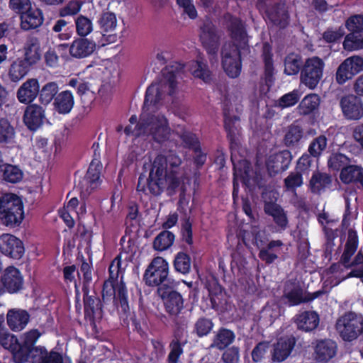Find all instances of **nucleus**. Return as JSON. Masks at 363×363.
Here are the masks:
<instances>
[{
    "label": "nucleus",
    "instance_id": "obj_1",
    "mask_svg": "<svg viewBox=\"0 0 363 363\" xmlns=\"http://www.w3.org/2000/svg\"><path fill=\"white\" fill-rule=\"evenodd\" d=\"M162 79L149 86L145 91L143 111L140 116L139 121L133 128L128 125L124 129L127 135L140 137L151 136L154 141L162 143L169 140L171 129L167 118L161 113H146L150 108H158L164 92V88H168V95L173 96L177 88V72L172 67H166L162 70Z\"/></svg>",
    "mask_w": 363,
    "mask_h": 363
},
{
    "label": "nucleus",
    "instance_id": "obj_2",
    "mask_svg": "<svg viewBox=\"0 0 363 363\" xmlns=\"http://www.w3.org/2000/svg\"><path fill=\"white\" fill-rule=\"evenodd\" d=\"M181 158L172 152L157 155L150 164L148 177L141 173L136 191L140 195L160 196L165 188L175 192L181 184Z\"/></svg>",
    "mask_w": 363,
    "mask_h": 363
},
{
    "label": "nucleus",
    "instance_id": "obj_3",
    "mask_svg": "<svg viewBox=\"0 0 363 363\" xmlns=\"http://www.w3.org/2000/svg\"><path fill=\"white\" fill-rule=\"evenodd\" d=\"M223 20L233 42L225 43L221 48V65L225 74L235 79L242 71L241 51L249 50L247 33L245 23L239 17L226 13Z\"/></svg>",
    "mask_w": 363,
    "mask_h": 363
},
{
    "label": "nucleus",
    "instance_id": "obj_4",
    "mask_svg": "<svg viewBox=\"0 0 363 363\" xmlns=\"http://www.w3.org/2000/svg\"><path fill=\"white\" fill-rule=\"evenodd\" d=\"M121 270V255L119 254L109 265V277L104 282L102 298L105 303L112 301L118 313L127 316L129 313L128 290L123 281H118Z\"/></svg>",
    "mask_w": 363,
    "mask_h": 363
},
{
    "label": "nucleus",
    "instance_id": "obj_5",
    "mask_svg": "<svg viewBox=\"0 0 363 363\" xmlns=\"http://www.w3.org/2000/svg\"><path fill=\"white\" fill-rule=\"evenodd\" d=\"M177 284L164 285L157 290L164 311L177 328H183L188 323L187 319L183 315L184 310V298L176 289Z\"/></svg>",
    "mask_w": 363,
    "mask_h": 363
},
{
    "label": "nucleus",
    "instance_id": "obj_6",
    "mask_svg": "<svg viewBox=\"0 0 363 363\" xmlns=\"http://www.w3.org/2000/svg\"><path fill=\"white\" fill-rule=\"evenodd\" d=\"M24 218V206L22 199L14 194L2 196L0 206V224L10 228L18 227Z\"/></svg>",
    "mask_w": 363,
    "mask_h": 363
},
{
    "label": "nucleus",
    "instance_id": "obj_7",
    "mask_svg": "<svg viewBox=\"0 0 363 363\" xmlns=\"http://www.w3.org/2000/svg\"><path fill=\"white\" fill-rule=\"evenodd\" d=\"M169 263L163 257H154L148 264L143 274L145 284L150 287L160 288L164 285H171L174 282L169 277Z\"/></svg>",
    "mask_w": 363,
    "mask_h": 363
},
{
    "label": "nucleus",
    "instance_id": "obj_8",
    "mask_svg": "<svg viewBox=\"0 0 363 363\" xmlns=\"http://www.w3.org/2000/svg\"><path fill=\"white\" fill-rule=\"evenodd\" d=\"M335 329L340 337L351 342L363 333V316L354 312H346L336 321Z\"/></svg>",
    "mask_w": 363,
    "mask_h": 363
},
{
    "label": "nucleus",
    "instance_id": "obj_9",
    "mask_svg": "<svg viewBox=\"0 0 363 363\" xmlns=\"http://www.w3.org/2000/svg\"><path fill=\"white\" fill-rule=\"evenodd\" d=\"M221 34L211 21L204 22L199 28V40L209 56L210 61L217 58Z\"/></svg>",
    "mask_w": 363,
    "mask_h": 363
},
{
    "label": "nucleus",
    "instance_id": "obj_10",
    "mask_svg": "<svg viewBox=\"0 0 363 363\" xmlns=\"http://www.w3.org/2000/svg\"><path fill=\"white\" fill-rule=\"evenodd\" d=\"M324 67L325 62L319 57L306 59L300 74L301 82L310 89H314L323 77Z\"/></svg>",
    "mask_w": 363,
    "mask_h": 363
},
{
    "label": "nucleus",
    "instance_id": "obj_11",
    "mask_svg": "<svg viewBox=\"0 0 363 363\" xmlns=\"http://www.w3.org/2000/svg\"><path fill=\"white\" fill-rule=\"evenodd\" d=\"M24 286V278L21 271L14 266L7 267L0 277V296L20 292Z\"/></svg>",
    "mask_w": 363,
    "mask_h": 363
},
{
    "label": "nucleus",
    "instance_id": "obj_12",
    "mask_svg": "<svg viewBox=\"0 0 363 363\" xmlns=\"http://www.w3.org/2000/svg\"><path fill=\"white\" fill-rule=\"evenodd\" d=\"M96 23L102 35L98 46H104L117 40V35L113 33L117 27V18L113 12L103 11L97 16Z\"/></svg>",
    "mask_w": 363,
    "mask_h": 363
},
{
    "label": "nucleus",
    "instance_id": "obj_13",
    "mask_svg": "<svg viewBox=\"0 0 363 363\" xmlns=\"http://www.w3.org/2000/svg\"><path fill=\"white\" fill-rule=\"evenodd\" d=\"M362 70L363 57L359 55L347 57L337 67L335 81L338 84H344Z\"/></svg>",
    "mask_w": 363,
    "mask_h": 363
},
{
    "label": "nucleus",
    "instance_id": "obj_14",
    "mask_svg": "<svg viewBox=\"0 0 363 363\" xmlns=\"http://www.w3.org/2000/svg\"><path fill=\"white\" fill-rule=\"evenodd\" d=\"M267 20L274 26L286 28L290 22V15L285 2L279 1L269 4L265 10Z\"/></svg>",
    "mask_w": 363,
    "mask_h": 363
},
{
    "label": "nucleus",
    "instance_id": "obj_15",
    "mask_svg": "<svg viewBox=\"0 0 363 363\" xmlns=\"http://www.w3.org/2000/svg\"><path fill=\"white\" fill-rule=\"evenodd\" d=\"M90 295L89 292L83 293L84 318L91 325L95 326L96 322L102 319L103 303L95 292Z\"/></svg>",
    "mask_w": 363,
    "mask_h": 363
},
{
    "label": "nucleus",
    "instance_id": "obj_16",
    "mask_svg": "<svg viewBox=\"0 0 363 363\" xmlns=\"http://www.w3.org/2000/svg\"><path fill=\"white\" fill-rule=\"evenodd\" d=\"M0 252L14 259H21L25 252L23 242L15 235L4 233L0 236Z\"/></svg>",
    "mask_w": 363,
    "mask_h": 363
},
{
    "label": "nucleus",
    "instance_id": "obj_17",
    "mask_svg": "<svg viewBox=\"0 0 363 363\" xmlns=\"http://www.w3.org/2000/svg\"><path fill=\"white\" fill-rule=\"evenodd\" d=\"M292 160L291 152L284 150L269 156L266 160V168L271 177L286 171Z\"/></svg>",
    "mask_w": 363,
    "mask_h": 363
},
{
    "label": "nucleus",
    "instance_id": "obj_18",
    "mask_svg": "<svg viewBox=\"0 0 363 363\" xmlns=\"http://www.w3.org/2000/svg\"><path fill=\"white\" fill-rule=\"evenodd\" d=\"M340 106L344 116L348 120L357 121L363 117V101L358 96L349 94L342 96Z\"/></svg>",
    "mask_w": 363,
    "mask_h": 363
},
{
    "label": "nucleus",
    "instance_id": "obj_19",
    "mask_svg": "<svg viewBox=\"0 0 363 363\" xmlns=\"http://www.w3.org/2000/svg\"><path fill=\"white\" fill-rule=\"evenodd\" d=\"M45 118V109L43 105L30 104L27 105L24 114L23 122L31 131L37 130L44 122Z\"/></svg>",
    "mask_w": 363,
    "mask_h": 363
},
{
    "label": "nucleus",
    "instance_id": "obj_20",
    "mask_svg": "<svg viewBox=\"0 0 363 363\" xmlns=\"http://www.w3.org/2000/svg\"><path fill=\"white\" fill-rule=\"evenodd\" d=\"M96 43L87 38H78L73 41L69 47L68 44L63 43L58 45V49L67 50L69 49L70 55L76 58H83L90 55L95 50Z\"/></svg>",
    "mask_w": 363,
    "mask_h": 363
},
{
    "label": "nucleus",
    "instance_id": "obj_21",
    "mask_svg": "<svg viewBox=\"0 0 363 363\" xmlns=\"http://www.w3.org/2000/svg\"><path fill=\"white\" fill-rule=\"evenodd\" d=\"M40 84L37 79L30 78L24 82L18 89L16 97L21 104L28 105L33 104L38 96Z\"/></svg>",
    "mask_w": 363,
    "mask_h": 363
},
{
    "label": "nucleus",
    "instance_id": "obj_22",
    "mask_svg": "<svg viewBox=\"0 0 363 363\" xmlns=\"http://www.w3.org/2000/svg\"><path fill=\"white\" fill-rule=\"evenodd\" d=\"M272 47L269 43L262 45L261 57L264 63V73L262 79L265 84L270 88L275 81V69L274 65Z\"/></svg>",
    "mask_w": 363,
    "mask_h": 363
},
{
    "label": "nucleus",
    "instance_id": "obj_23",
    "mask_svg": "<svg viewBox=\"0 0 363 363\" xmlns=\"http://www.w3.org/2000/svg\"><path fill=\"white\" fill-rule=\"evenodd\" d=\"M42 346L36 348H32L22 340L16 341L15 345L11 350L12 359L14 363H35L34 357L37 353L35 351H40Z\"/></svg>",
    "mask_w": 363,
    "mask_h": 363
},
{
    "label": "nucleus",
    "instance_id": "obj_24",
    "mask_svg": "<svg viewBox=\"0 0 363 363\" xmlns=\"http://www.w3.org/2000/svg\"><path fill=\"white\" fill-rule=\"evenodd\" d=\"M337 344L330 339L317 340L314 346V359L317 362L325 363L333 358L337 352Z\"/></svg>",
    "mask_w": 363,
    "mask_h": 363
},
{
    "label": "nucleus",
    "instance_id": "obj_25",
    "mask_svg": "<svg viewBox=\"0 0 363 363\" xmlns=\"http://www.w3.org/2000/svg\"><path fill=\"white\" fill-rule=\"evenodd\" d=\"M264 213L272 217L273 221L278 228V231H284L289 226V220L284 208L276 202L264 201Z\"/></svg>",
    "mask_w": 363,
    "mask_h": 363
},
{
    "label": "nucleus",
    "instance_id": "obj_26",
    "mask_svg": "<svg viewBox=\"0 0 363 363\" xmlns=\"http://www.w3.org/2000/svg\"><path fill=\"white\" fill-rule=\"evenodd\" d=\"M296 343V339L293 336L281 337L274 345L272 359L273 362H281L285 360L291 353Z\"/></svg>",
    "mask_w": 363,
    "mask_h": 363
},
{
    "label": "nucleus",
    "instance_id": "obj_27",
    "mask_svg": "<svg viewBox=\"0 0 363 363\" xmlns=\"http://www.w3.org/2000/svg\"><path fill=\"white\" fill-rule=\"evenodd\" d=\"M20 26L24 31L38 28L44 21V15L41 9L31 7L20 16Z\"/></svg>",
    "mask_w": 363,
    "mask_h": 363
},
{
    "label": "nucleus",
    "instance_id": "obj_28",
    "mask_svg": "<svg viewBox=\"0 0 363 363\" xmlns=\"http://www.w3.org/2000/svg\"><path fill=\"white\" fill-rule=\"evenodd\" d=\"M238 120L239 117L235 116L232 117L224 112V128L227 133V138L229 141L230 149L232 152L238 150L240 145V130L235 125V122Z\"/></svg>",
    "mask_w": 363,
    "mask_h": 363
},
{
    "label": "nucleus",
    "instance_id": "obj_29",
    "mask_svg": "<svg viewBox=\"0 0 363 363\" xmlns=\"http://www.w3.org/2000/svg\"><path fill=\"white\" fill-rule=\"evenodd\" d=\"M295 323L298 329L304 332H311L318 328L320 317L315 311H304L295 316Z\"/></svg>",
    "mask_w": 363,
    "mask_h": 363
},
{
    "label": "nucleus",
    "instance_id": "obj_30",
    "mask_svg": "<svg viewBox=\"0 0 363 363\" xmlns=\"http://www.w3.org/2000/svg\"><path fill=\"white\" fill-rule=\"evenodd\" d=\"M30 320V314L26 310L11 309L6 315L9 327L13 331L18 332L23 330Z\"/></svg>",
    "mask_w": 363,
    "mask_h": 363
},
{
    "label": "nucleus",
    "instance_id": "obj_31",
    "mask_svg": "<svg viewBox=\"0 0 363 363\" xmlns=\"http://www.w3.org/2000/svg\"><path fill=\"white\" fill-rule=\"evenodd\" d=\"M240 179L242 184L250 190H254L256 188L260 189L265 186V182L262 175L254 172L248 164L245 165L243 169H240Z\"/></svg>",
    "mask_w": 363,
    "mask_h": 363
},
{
    "label": "nucleus",
    "instance_id": "obj_32",
    "mask_svg": "<svg viewBox=\"0 0 363 363\" xmlns=\"http://www.w3.org/2000/svg\"><path fill=\"white\" fill-rule=\"evenodd\" d=\"M40 50L39 39L34 35H29L24 44V55L22 58L33 66L40 59Z\"/></svg>",
    "mask_w": 363,
    "mask_h": 363
},
{
    "label": "nucleus",
    "instance_id": "obj_33",
    "mask_svg": "<svg viewBox=\"0 0 363 363\" xmlns=\"http://www.w3.org/2000/svg\"><path fill=\"white\" fill-rule=\"evenodd\" d=\"M340 179L343 184H359L363 188V168L354 164H348L342 168Z\"/></svg>",
    "mask_w": 363,
    "mask_h": 363
},
{
    "label": "nucleus",
    "instance_id": "obj_34",
    "mask_svg": "<svg viewBox=\"0 0 363 363\" xmlns=\"http://www.w3.org/2000/svg\"><path fill=\"white\" fill-rule=\"evenodd\" d=\"M54 110L59 114H67L74 107V99L71 91L65 90L59 92L53 101Z\"/></svg>",
    "mask_w": 363,
    "mask_h": 363
},
{
    "label": "nucleus",
    "instance_id": "obj_35",
    "mask_svg": "<svg viewBox=\"0 0 363 363\" xmlns=\"http://www.w3.org/2000/svg\"><path fill=\"white\" fill-rule=\"evenodd\" d=\"M33 67L22 57H18L10 65L8 76L11 82H17L23 78Z\"/></svg>",
    "mask_w": 363,
    "mask_h": 363
},
{
    "label": "nucleus",
    "instance_id": "obj_36",
    "mask_svg": "<svg viewBox=\"0 0 363 363\" xmlns=\"http://www.w3.org/2000/svg\"><path fill=\"white\" fill-rule=\"evenodd\" d=\"M235 338L234 332L225 328H220L213 337L211 347H215L219 350L226 349Z\"/></svg>",
    "mask_w": 363,
    "mask_h": 363
},
{
    "label": "nucleus",
    "instance_id": "obj_37",
    "mask_svg": "<svg viewBox=\"0 0 363 363\" xmlns=\"http://www.w3.org/2000/svg\"><path fill=\"white\" fill-rule=\"evenodd\" d=\"M189 70L195 78L200 79L206 84L212 81V72L202 58L191 62Z\"/></svg>",
    "mask_w": 363,
    "mask_h": 363
},
{
    "label": "nucleus",
    "instance_id": "obj_38",
    "mask_svg": "<svg viewBox=\"0 0 363 363\" xmlns=\"http://www.w3.org/2000/svg\"><path fill=\"white\" fill-rule=\"evenodd\" d=\"M302 57L297 53L290 52L284 60V73L287 76L297 75L301 73L303 65Z\"/></svg>",
    "mask_w": 363,
    "mask_h": 363
},
{
    "label": "nucleus",
    "instance_id": "obj_39",
    "mask_svg": "<svg viewBox=\"0 0 363 363\" xmlns=\"http://www.w3.org/2000/svg\"><path fill=\"white\" fill-rule=\"evenodd\" d=\"M59 85L55 82H49L40 87L39 101L41 105L47 106L55 100L59 94Z\"/></svg>",
    "mask_w": 363,
    "mask_h": 363
},
{
    "label": "nucleus",
    "instance_id": "obj_40",
    "mask_svg": "<svg viewBox=\"0 0 363 363\" xmlns=\"http://www.w3.org/2000/svg\"><path fill=\"white\" fill-rule=\"evenodd\" d=\"M102 164L99 158L94 157L91 162L84 179L91 189H96L101 183L100 177Z\"/></svg>",
    "mask_w": 363,
    "mask_h": 363
},
{
    "label": "nucleus",
    "instance_id": "obj_41",
    "mask_svg": "<svg viewBox=\"0 0 363 363\" xmlns=\"http://www.w3.org/2000/svg\"><path fill=\"white\" fill-rule=\"evenodd\" d=\"M359 245V239L357 232L352 229L348 230L347 240L346 241L345 249L340 257L342 264L348 263L351 257L356 252Z\"/></svg>",
    "mask_w": 363,
    "mask_h": 363
},
{
    "label": "nucleus",
    "instance_id": "obj_42",
    "mask_svg": "<svg viewBox=\"0 0 363 363\" xmlns=\"http://www.w3.org/2000/svg\"><path fill=\"white\" fill-rule=\"evenodd\" d=\"M320 103V99L316 94L306 95L300 102L298 110L302 116H308L318 110Z\"/></svg>",
    "mask_w": 363,
    "mask_h": 363
},
{
    "label": "nucleus",
    "instance_id": "obj_43",
    "mask_svg": "<svg viewBox=\"0 0 363 363\" xmlns=\"http://www.w3.org/2000/svg\"><path fill=\"white\" fill-rule=\"evenodd\" d=\"M332 182L331 176L319 172L313 174L309 182V186L311 192L314 194H320Z\"/></svg>",
    "mask_w": 363,
    "mask_h": 363
},
{
    "label": "nucleus",
    "instance_id": "obj_44",
    "mask_svg": "<svg viewBox=\"0 0 363 363\" xmlns=\"http://www.w3.org/2000/svg\"><path fill=\"white\" fill-rule=\"evenodd\" d=\"M0 174L4 181L12 184L20 182L23 178L21 169L18 166L8 163L1 164Z\"/></svg>",
    "mask_w": 363,
    "mask_h": 363
},
{
    "label": "nucleus",
    "instance_id": "obj_45",
    "mask_svg": "<svg viewBox=\"0 0 363 363\" xmlns=\"http://www.w3.org/2000/svg\"><path fill=\"white\" fill-rule=\"evenodd\" d=\"M245 239L251 240L252 243L259 250L267 247L270 242L266 232L260 230L257 226L252 227L250 232L247 233L243 238L244 242H245ZM245 244L247 245L246 243Z\"/></svg>",
    "mask_w": 363,
    "mask_h": 363
},
{
    "label": "nucleus",
    "instance_id": "obj_46",
    "mask_svg": "<svg viewBox=\"0 0 363 363\" xmlns=\"http://www.w3.org/2000/svg\"><path fill=\"white\" fill-rule=\"evenodd\" d=\"M343 48L347 51L363 49V28L345 35Z\"/></svg>",
    "mask_w": 363,
    "mask_h": 363
},
{
    "label": "nucleus",
    "instance_id": "obj_47",
    "mask_svg": "<svg viewBox=\"0 0 363 363\" xmlns=\"http://www.w3.org/2000/svg\"><path fill=\"white\" fill-rule=\"evenodd\" d=\"M303 137V128L298 125L291 124L284 135V145L288 147H294L298 145Z\"/></svg>",
    "mask_w": 363,
    "mask_h": 363
},
{
    "label": "nucleus",
    "instance_id": "obj_48",
    "mask_svg": "<svg viewBox=\"0 0 363 363\" xmlns=\"http://www.w3.org/2000/svg\"><path fill=\"white\" fill-rule=\"evenodd\" d=\"M282 245L283 242L280 240H271L267 247H262L259 250L258 254L259 258L267 264H272L278 259L277 255L273 252L272 250L274 248L280 247Z\"/></svg>",
    "mask_w": 363,
    "mask_h": 363
},
{
    "label": "nucleus",
    "instance_id": "obj_49",
    "mask_svg": "<svg viewBox=\"0 0 363 363\" xmlns=\"http://www.w3.org/2000/svg\"><path fill=\"white\" fill-rule=\"evenodd\" d=\"M35 352V363H64L62 355L58 352L52 350L48 352L45 347H41L40 350Z\"/></svg>",
    "mask_w": 363,
    "mask_h": 363
},
{
    "label": "nucleus",
    "instance_id": "obj_50",
    "mask_svg": "<svg viewBox=\"0 0 363 363\" xmlns=\"http://www.w3.org/2000/svg\"><path fill=\"white\" fill-rule=\"evenodd\" d=\"M175 236L169 230L160 233L153 241V247L157 251H164L169 248L174 241Z\"/></svg>",
    "mask_w": 363,
    "mask_h": 363
},
{
    "label": "nucleus",
    "instance_id": "obj_51",
    "mask_svg": "<svg viewBox=\"0 0 363 363\" xmlns=\"http://www.w3.org/2000/svg\"><path fill=\"white\" fill-rule=\"evenodd\" d=\"M82 6V2L78 0L69 1L64 6L58 10V15L60 18L69 19L74 22V18L80 11Z\"/></svg>",
    "mask_w": 363,
    "mask_h": 363
},
{
    "label": "nucleus",
    "instance_id": "obj_52",
    "mask_svg": "<svg viewBox=\"0 0 363 363\" xmlns=\"http://www.w3.org/2000/svg\"><path fill=\"white\" fill-rule=\"evenodd\" d=\"M191 264L190 256L184 252L177 253L173 261L174 270L182 274H187L190 272Z\"/></svg>",
    "mask_w": 363,
    "mask_h": 363
},
{
    "label": "nucleus",
    "instance_id": "obj_53",
    "mask_svg": "<svg viewBox=\"0 0 363 363\" xmlns=\"http://www.w3.org/2000/svg\"><path fill=\"white\" fill-rule=\"evenodd\" d=\"M16 130L10 121L5 118H0V144L11 143L15 138Z\"/></svg>",
    "mask_w": 363,
    "mask_h": 363
},
{
    "label": "nucleus",
    "instance_id": "obj_54",
    "mask_svg": "<svg viewBox=\"0 0 363 363\" xmlns=\"http://www.w3.org/2000/svg\"><path fill=\"white\" fill-rule=\"evenodd\" d=\"M214 327V323L211 318L200 317L194 323L193 332L199 337L208 335Z\"/></svg>",
    "mask_w": 363,
    "mask_h": 363
},
{
    "label": "nucleus",
    "instance_id": "obj_55",
    "mask_svg": "<svg viewBox=\"0 0 363 363\" xmlns=\"http://www.w3.org/2000/svg\"><path fill=\"white\" fill-rule=\"evenodd\" d=\"M342 264L347 269H350L352 267H356L358 265H362V267L360 268L352 269L347 275V278H359L361 281L363 283V252L362 250L358 252L352 262L350 260L348 263Z\"/></svg>",
    "mask_w": 363,
    "mask_h": 363
},
{
    "label": "nucleus",
    "instance_id": "obj_56",
    "mask_svg": "<svg viewBox=\"0 0 363 363\" xmlns=\"http://www.w3.org/2000/svg\"><path fill=\"white\" fill-rule=\"evenodd\" d=\"M303 173L296 169L294 172H291L284 180L285 189L287 191H296L303 183Z\"/></svg>",
    "mask_w": 363,
    "mask_h": 363
},
{
    "label": "nucleus",
    "instance_id": "obj_57",
    "mask_svg": "<svg viewBox=\"0 0 363 363\" xmlns=\"http://www.w3.org/2000/svg\"><path fill=\"white\" fill-rule=\"evenodd\" d=\"M300 91L294 89L281 96L277 102V106L282 109L296 105L300 99Z\"/></svg>",
    "mask_w": 363,
    "mask_h": 363
},
{
    "label": "nucleus",
    "instance_id": "obj_58",
    "mask_svg": "<svg viewBox=\"0 0 363 363\" xmlns=\"http://www.w3.org/2000/svg\"><path fill=\"white\" fill-rule=\"evenodd\" d=\"M74 23L78 35L82 37L86 36L92 30V22L86 16L79 15L74 18Z\"/></svg>",
    "mask_w": 363,
    "mask_h": 363
},
{
    "label": "nucleus",
    "instance_id": "obj_59",
    "mask_svg": "<svg viewBox=\"0 0 363 363\" xmlns=\"http://www.w3.org/2000/svg\"><path fill=\"white\" fill-rule=\"evenodd\" d=\"M179 138L186 148L191 150L194 152L199 151L201 143L199 138L195 133L185 130L182 133V134L179 135Z\"/></svg>",
    "mask_w": 363,
    "mask_h": 363
},
{
    "label": "nucleus",
    "instance_id": "obj_60",
    "mask_svg": "<svg viewBox=\"0 0 363 363\" xmlns=\"http://www.w3.org/2000/svg\"><path fill=\"white\" fill-rule=\"evenodd\" d=\"M184 343H182L179 340H172L169 343V353L167 356V363H178L181 355L184 352L183 347Z\"/></svg>",
    "mask_w": 363,
    "mask_h": 363
},
{
    "label": "nucleus",
    "instance_id": "obj_61",
    "mask_svg": "<svg viewBox=\"0 0 363 363\" xmlns=\"http://www.w3.org/2000/svg\"><path fill=\"white\" fill-rule=\"evenodd\" d=\"M345 34V28H328L323 33V40L328 43H334L340 40Z\"/></svg>",
    "mask_w": 363,
    "mask_h": 363
},
{
    "label": "nucleus",
    "instance_id": "obj_62",
    "mask_svg": "<svg viewBox=\"0 0 363 363\" xmlns=\"http://www.w3.org/2000/svg\"><path fill=\"white\" fill-rule=\"evenodd\" d=\"M349 163V158L342 153L332 154L328 161L329 168L335 171L342 170V168L346 167Z\"/></svg>",
    "mask_w": 363,
    "mask_h": 363
},
{
    "label": "nucleus",
    "instance_id": "obj_63",
    "mask_svg": "<svg viewBox=\"0 0 363 363\" xmlns=\"http://www.w3.org/2000/svg\"><path fill=\"white\" fill-rule=\"evenodd\" d=\"M327 138L325 135H321L311 143L308 147V152L314 157H319L322 152L326 148Z\"/></svg>",
    "mask_w": 363,
    "mask_h": 363
},
{
    "label": "nucleus",
    "instance_id": "obj_64",
    "mask_svg": "<svg viewBox=\"0 0 363 363\" xmlns=\"http://www.w3.org/2000/svg\"><path fill=\"white\" fill-rule=\"evenodd\" d=\"M193 225L189 218L183 220L181 226V236L184 242L189 245H193Z\"/></svg>",
    "mask_w": 363,
    "mask_h": 363
}]
</instances>
